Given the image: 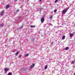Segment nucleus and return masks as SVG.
Listing matches in <instances>:
<instances>
[{
	"instance_id": "1",
	"label": "nucleus",
	"mask_w": 75,
	"mask_h": 75,
	"mask_svg": "<svg viewBox=\"0 0 75 75\" xmlns=\"http://www.w3.org/2000/svg\"><path fill=\"white\" fill-rule=\"evenodd\" d=\"M68 9H69V8H65L62 11V14H65V13H67Z\"/></svg>"
},
{
	"instance_id": "2",
	"label": "nucleus",
	"mask_w": 75,
	"mask_h": 75,
	"mask_svg": "<svg viewBox=\"0 0 75 75\" xmlns=\"http://www.w3.org/2000/svg\"><path fill=\"white\" fill-rule=\"evenodd\" d=\"M4 11H1L0 13V15L1 16H3L4 15Z\"/></svg>"
},
{
	"instance_id": "3",
	"label": "nucleus",
	"mask_w": 75,
	"mask_h": 75,
	"mask_svg": "<svg viewBox=\"0 0 75 75\" xmlns=\"http://www.w3.org/2000/svg\"><path fill=\"white\" fill-rule=\"evenodd\" d=\"M35 66V64H33L30 66V69H32V68H33V67H34Z\"/></svg>"
},
{
	"instance_id": "4",
	"label": "nucleus",
	"mask_w": 75,
	"mask_h": 75,
	"mask_svg": "<svg viewBox=\"0 0 75 75\" xmlns=\"http://www.w3.org/2000/svg\"><path fill=\"white\" fill-rule=\"evenodd\" d=\"M40 21L42 23L44 21V17L41 18L40 20Z\"/></svg>"
},
{
	"instance_id": "5",
	"label": "nucleus",
	"mask_w": 75,
	"mask_h": 75,
	"mask_svg": "<svg viewBox=\"0 0 75 75\" xmlns=\"http://www.w3.org/2000/svg\"><path fill=\"white\" fill-rule=\"evenodd\" d=\"M69 47H67L65 48L64 49L65 50H69Z\"/></svg>"
},
{
	"instance_id": "6",
	"label": "nucleus",
	"mask_w": 75,
	"mask_h": 75,
	"mask_svg": "<svg viewBox=\"0 0 75 75\" xmlns=\"http://www.w3.org/2000/svg\"><path fill=\"white\" fill-rule=\"evenodd\" d=\"M8 69L7 68H6L4 69L5 71H8Z\"/></svg>"
},
{
	"instance_id": "7",
	"label": "nucleus",
	"mask_w": 75,
	"mask_h": 75,
	"mask_svg": "<svg viewBox=\"0 0 75 75\" xmlns=\"http://www.w3.org/2000/svg\"><path fill=\"white\" fill-rule=\"evenodd\" d=\"M29 55V54H26L25 55V57H28Z\"/></svg>"
},
{
	"instance_id": "8",
	"label": "nucleus",
	"mask_w": 75,
	"mask_h": 75,
	"mask_svg": "<svg viewBox=\"0 0 75 75\" xmlns=\"http://www.w3.org/2000/svg\"><path fill=\"white\" fill-rule=\"evenodd\" d=\"M30 27L31 28H34V27H35V26L34 25H31L30 26Z\"/></svg>"
},
{
	"instance_id": "9",
	"label": "nucleus",
	"mask_w": 75,
	"mask_h": 75,
	"mask_svg": "<svg viewBox=\"0 0 75 75\" xmlns=\"http://www.w3.org/2000/svg\"><path fill=\"white\" fill-rule=\"evenodd\" d=\"M74 35V34L71 33V34H70V36L71 37H72V36H73Z\"/></svg>"
},
{
	"instance_id": "10",
	"label": "nucleus",
	"mask_w": 75,
	"mask_h": 75,
	"mask_svg": "<svg viewBox=\"0 0 75 75\" xmlns=\"http://www.w3.org/2000/svg\"><path fill=\"white\" fill-rule=\"evenodd\" d=\"M65 38V36H63L62 38V40H64Z\"/></svg>"
},
{
	"instance_id": "11",
	"label": "nucleus",
	"mask_w": 75,
	"mask_h": 75,
	"mask_svg": "<svg viewBox=\"0 0 75 75\" xmlns=\"http://www.w3.org/2000/svg\"><path fill=\"white\" fill-rule=\"evenodd\" d=\"M25 71V68H23L21 69V71Z\"/></svg>"
},
{
	"instance_id": "12",
	"label": "nucleus",
	"mask_w": 75,
	"mask_h": 75,
	"mask_svg": "<svg viewBox=\"0 0 75 75\" xmlns=\"http://www.w3.org/2000/svg\"><path fill=\"white\" fill-rule=\"evenodd\" d=\"M4 25V24L3 23H2L0 25V27H2V26H3V25Z\"/></svg>"
},
{
	"instance_id": "13",
	"label": "nucleus",
	"mask_w": 75,
	"mask_h": 75,
	"mask_svg": "<svg viewBox=\"0 0 75 75\" xmlns=\"http://www.w3.org/2000/svg\"><path fill=\"white\" fill-rule=\"evenodd\" d=\"M42 10V8H40L39 9V11H41Z\"/></svg>"
},
{
	"instance_id": "14",
	"label": "nucleus",
	"mask_w": 75,
	"mask_h": 75,
	"mask_svg": "<svg viewBox=\"0 0 75 75\" xmlns=\"http://www.w3.org/2000/svg\"><path fill=\"white\" fill-rule=\"evenodd\" d=\"M18 54V52H17L16 54H15V55L17 56V55Z\"/></svg>"
},
{
	"instance_id": "15",
	"label": "nucleus",
	"mask_w": 75,
	"mask_h": 75,
	"mask_svg": "<svg viewBox=\"0 0 75 75\" xmlns=\"http://www.w3.org/2000/svg\"><path fill=\"white\" fill-rule=\"evenodd\" d=\"M6 8H9V5H7L6 6Z\"/></svg>"
},
{
	"instance_id": "16",
	"label": "nucleus",
	"mask_w": 75,
	"mask_h": 75,
	"mask_svg": "<svg viewBox=\"0 0 75 75\" xmlns=\"http://www.w3.org/2000/svg\"><path fill=\"white\" fill-rule=\"evenodd\" d=\"M12 74L10 72H9L8 74V75H11Z\"/></svg>"
},
{
	"instance_id": "17",
	"label": "nucleus",
	"mask_w": 75,
	"mask_h": 75,
	"mask_svg": "<svg viewBox=\"0 0 75 75\" xmlns=\"http://www.w3.org/2000/svg\"><path fill=\"white\" fill-rule=\"evenodd\" d=\"M47 66H45V69H47Z\"/></svg>"
},
{
	"instance_id": "18",
	"label": "nucleus",
	"mask_w": 75,
	"mask_h": 75,
	"mask_svg": "<svg viewBox=\"0 0 75 75\" xmlns=\"http://www.w3.org/2000/svg\"><path fill=\"white\" fill-rule=\"evenodd\" d=\"M23 27V26H21L20 27H19V28H18V29H21V28H22Z\"/></svg>"
},
{
	"instance_id": "19",
	"label": "nucleus",
	"mask_w": 75,
	"mask_h": 75,
	"mask_svg": "<svg viewBox=\"0 0 75 75\" xmlns=\"http://www.w3.org/2000/svg\"><path fill=\"white\" fill-rule=\"evenodd\" d=\"M57 12V9H55L54 10V13H56Z\"/></svg>"
},
{
	"instance_id": "20",
	"label": "nucleus",
	"mask_w": 75,
	"mask_h": 75,
	"mask_svg": "<svg viewBox=\"0 0 75 75\" xmlns=\"http://www.w3.org/2000/svg\"><path fill=\"white\" fill-rule=\"evenodd\" d=\"M49 18H50V19H51L52 18V16H50L49 17Z\"/></svg>"
},
{
	"instance_id": "21",
	"label": "nucleus",
	"mask_w": 75,
	"mask_h": 75,
	"mask_svg": "<svg viewBox=\"0 0 75 75\" xmlns=\"http://www.w3.org/2000/svg\"><path fill=\"white\" fill-rule=\"evenodd\" d=\"M49 25H51V26H52V24H51V23H49Z\"/></svg>"
},
{
	"instance_id": "22",
	"label": "nucleus",
	"mask_w": 75,
	"mask_h": 75,
	"mask_svg": "<svg viewBox=\"0 0 75 75\" xmlns=\"http://www.w3.org/2000/svg\"><path fill=\"white\" fill-rule=\"evenodd\" d=\"M21 55H20L19 56V58H21Z\"/></svg>"
},
{
	"instance_id": "23",
	"label": "nucleus",
	"mask_w": 75,
	"mask_h": 75,
	"mask_svg": "<svg viewBox=\"0 0 75 75\" xmlns=\"http://www.w3.org/2000/svg\"><path fill=\"white\" fill-rule=\"evenodd\" d=\"M18 11H19V10L18 9H17L16 11V12H18Z\"/></svg>"
},
{
	"instance_id": "24",
	"label": "nucleus",
	"mask_w": 75,
	"mask_h": 75,
	"mask_svg": "<svg viewBox=\"0 0 75 75\" xmlns=\"http://www.w3.org/2000/svg\"><path fill=\"white\" fill-rule=\"evenodd\" d=\"M74 63H75V62H74V61H73V62H72V64H74Z\"/></svg>"
},
{
	"instance_id": "25",
	"label": "nucleus",
	"mask_w": 75,
	"mask_h": 75,
	"mask_svg": "<svg viewBox=\"0 0 75 75\" xmlns=\"http://www.w3.org/2000/svg\"><path fill=\"white\" fill-rule=\"evenodd\" d=\"M54 3H57V0H55V1H54Z\"/></svg>"
},
{
	"instance_id": "26",
	"label": "nucleus",
	"mask_w": 75,
	"mask_h": 75,
	"mask_svg": "<svg viewBox=\"0 0 75 75\" xmlns=\"http://www.w3.org/2000/svg\"><path fill=\"white\" fill-rule=\"evenodd\" d=\"M39 1H42V0H39Z\"/></svg>"
},
{
	"instance_id": "27",
	"label": "nucleus",
	"mask_w": 75,
	"mask_h": 75,
	"mask_svg": "<svg viewBox=\"0 0 75 75\" xmlns=\"http://www.w3.org/2000/svg\"><path fill=\"white\" fill-rule=\"evenodd\" d=\"M58 0H57V2H58Z\"/></svg>"
},
{
	"instance_id": "28",
	"label": "nucleus",
	"mask_w": 75,
	"mask_h": 75,
	"mask_svg": "<svg viewBox=\"0 0 75 75\" xmlns=\"http://www.w3.org/2000/svg\"><path fill=\"white\" fill-rule=\"evenodd\" d=\"M18 0H15V1H17Z\"/></svg>"
},
{
	"instance_id": "29",
	"label": "nucleus",
	"mask_w": 75,
	"mask_h": 75,
	"mask_svg": "<svg viewBox=\"0 0 75 75\" xmlns=\"http://www.w3.org/2000/svg\"><path fill=\"white\" fill-rule=\"evenodd\" d=\"M45 25V24H44V25L45 26V25Z\"/></svg>"
},
{
	"instance_id": "30",
	"label": "nucleus",
	"mask_w": 75,
	"mask_h": 75,
	"mask_svg": "<svg viewBox=\"0 0 75 75\" xmlns=\"http://www.w3.org/2000/svg\"><path fill=\"white\" fill-rule=\"evenodd\" d=\"M59 28V27L57 26V28Z\"/></svg>"
},
{
	"instance_id": "31",
	"label": "nucleus",
	"mask_w": 75,
	"mask_h": 75,
	"mask_svg": "<svg viewBox=\"0 0 75 75\" xmlns=\"http://www.w3.org/2000/svg\"><path fill=\"white\" fill-rule=\"evenodd\" d=\"M57 24H58V25H59V23H57Z\"/></svg>"
},
{
	"instance_id": "32",
	"label": "nucleus",
	"mask_w": 75,
	"mask_h": 75,
	"mask_svg": "<svg viewBox=\"0 0 75 75\" xmlns=\"http://www.w3.org/2000/svg\"><path fill=\"white\" fill-rule=\"evenodd\" d=\"M73 3H74V2H73Z\"/></svg>"
},
{
	"instance_id": "33",
	"label": "nucleus",
	"mask_w": 75,
	"mask_h": 75,
	"mask_svg": "<svg viewBox=\"0 0 75 75\" xmlns=\"http://www.w3.org/2000/svg\"><path fill=\"white\" fill-rule=\"evenodd\" d=\"M61 27V26H59V27Z\"/></svg>"
},
{
	"instance_id": "34",
	"label": "nucleus",
	"mask_w": 75,
	"mask_h": 75,
	"mask_svg": "<svg viewBox=\"0 0 75 75\" xmlns=\"http://www.w3.org/2000/svg\"><path fill=\"white\" fill-rule=\"evenodd\" d=\"M51 13H52V12Z\"/></svg>"
}]
</instances>
